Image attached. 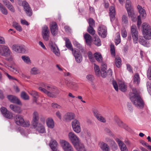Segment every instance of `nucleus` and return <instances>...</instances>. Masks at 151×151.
<instances>
[{
  "label": "nucleus",
  "instance_id": "44",
  "mask_svg": "<svg viewBox=\"0 0 151 151\" xmlns=\"http://www.w3.org/2000/svg\"><path fill=\"white\" fill-rule=\"evenodd\" d=\"M29 93L35 98L37 99L39 97L38 93L35 91H30Z\"/></svg>",
  "mask_w": 151,
  "mask_h": 151
},
{
  "label": "nucleus",
  "instance_id": "29",
  "mask_svg": "<svg viewBox=\"0 0 151 151\" xmlns=\"http://www.w3.org/2000/svg\"><path fill=\"white\" fill-rule=\"evenodd\" d=\"M84 37L86 44L89 45H90L92 40L91 37L88 33H86Z\"/></svg>",
  "mask_w": 151,
  "mask_h": 151
},
{
  "label": "nucleus",
  "instance_id": "28",
  "mask_svg": "<svg viewBox=\"0 0 151 151\" xmlns=\"http://www.w3.org/2000/svg\"><path fill=\"white\" fill-rule=\"evenodd\" d=\"M50 48L51 50L57 56H59L60 55L59 50L56 45L54 44L52 45L51 46Z\"/></svg>",
  "mask_w": 151,
  "mask_h": 151
},
{
  "label": "nucleus",
  "instance_id": "7",
  "mask_svg": "<svg viewBox=\"0 0 151 151\" xmlns=\"http://www.w3.org/2000/svg\"><path fill=\"white\" fill-rule=\"evenodd\" d=\"M72 126L73 131L76 133L81 132V125L79 122L76 119H75L71 122Z\"/></svg>",
  "mask_w": 151,
  "mask_h": 151
},
{
  "label": "nucleus",
  "instance_id": "46",
  "mask_svg": "<svg viewBox=\"0 0 151 151\" xmlns=\"http://www.w3.org/2000/svg\"><path fill=\"white\" fill-rule=\"evenodd\" d=\"M86 78L89 81L93 82L95 79L94 76L92 75L88 74L86 76Z\"/></svg>",
  "mask_w": 151,
  "mask_h": 151
},
{
  "label": "nucleus",
  "instance_id": "48",
  "mask_svg": "<svg viewBox=\"0 0 151 151\" xmlns=\"http://www.w3.org/2000/svg\"><path fill=\"white\" fill-rule=\"evenodd\" d=\"M21 97L25 100H27L29 99V96L28 95L24 92H22L21 93Z\"/></svg>",
  "mask_w": 151,
  "mask_h": 151
},
{
  "label": "nucleus",
  "instance_id": "63",
  "mask_svg": "<svg viewBox=\"0 0 151 151\" xmlns=\"http://www.w3.org/2000/svg\"><path fill=\"white\" fill-rule=\"evenodd\" d=\"M114 88L116 91L118 90V87L116 82L115 81H113L112 82Z\"/></svg>",
  "mask_w": 151,
  "mask_h": 151
},
{
  "label": "nucleus",
  "instance_id": "11",
  "mask_svg": "<svg viewBox=\"0 0 151 151\" xmlns=\"http://www.w3.org/2000/svg\"><path fill=\"white\" fill-rule=\"evenodd\" d=\"M22 5L27 15L29 16H31L32 15V12L28 3L26 1H24L22 2Z\"/></svg>",
  "mask_w": 151,
  "mask_h": 151
},
{
  "label": "nucleus",
  "instance_id": "33",
  "mask_svg": "<svg viewBox=\"0 0 151 151\" xmlns=\"http://www.w3.org/2000/svg\"><path fill=\"white\" fill-rule=\"evenodd\" d=\"M100 147L103 151H110L109 146L104 142H102L100 143Z\"/></svg>",
  "mask_w": 151,
  "mask_h": 151
},
{
  "label": "nucleus",
  "instance_id": "14",
  "mask_svg": "<svg viewBox=\"0 0 151 151\" xmlns=\"http://www.w3.org/2000/svg\"><path fill=\"white\" fill-rule=\"evenodd\" d=\"M50 29L52 34L55 35L58 32V25L55 22H52L50 24Z\"/></svg>",
  "mask_w": 151,
  "mask_h": 151
},
{
  "label": "nucleus",
  "instance_id": "12",
  "mask_svg": "<svg viewBox=\"0 0 151 151\" xmlns=\"http://www.w3.org/2000/svg\"><path fill=\"white\" fill-rule=\"evenodd\" d=\"M50 32L48 27L45 25L42 27V35L43 39L45 41L49 40Z\"/></svg>",
  "mask_w": 151,
  "mask_h": 151
},
{
  "label": "nucleus",
  "instance_id": "59",
  "mask_svg": "<svg viewBox=\"0 0 151 151\" xmlns=\"http://www.w3.org/2000/svg\"><path fill=\"white\" fill-rule=\"evenodd\" d=\"M121 34L122 36L123 37L125 38L126 37L127 35V33L125 29H123L122 30Z\"/></svg>",
  "mask_w": 151,
  "mask_h": 151
},
{
  "label": "nucleus",
  "instance_id": "45",
  "mask_svg": "<svg viewBox=\"0 0 151 151\" xmlns=\"http://www.w3.org/2000/svg\"><path fill=\"white\" fill-rule=\"evenodd\" d=\"M93 27L89 26L87 29L88 32L92 35L95 34V31L93 28Z\"/></svg>",
  "mask_w": 151,
  "mask_h": 151
},
{
  "label": "nucleus",
  "instance_id": "4",
  "mask_svg": "<svg viewBox=\"0 0 151 151\" xmlns=\"http://www.w3.org/2000/svg\"><path fill=\"white\" fill-rule=\"evenodd\" d=\"M14 121L17 125L24 127H28L30 125L29 121H24L23 117L20 115H16L14 117Z\"/></svg>",
  "mask_w": 151,
  "mask_h": 151
},
{
  "label": "nucleus",
  "instance_id": "56",
  "mask_svg": "<svg viewBox=\"0 0 151 151\" xmlns=\"http://www.w3.org/2000/svg\"><path fill=\"white\" fill-rule=\"evenodd\" d=\"M97 119L99 121L101 122L105 123L106 122V119L101 115L97 117Z\"/></svg>",
  "mask_w": 151,
  "mask_h": 151
},
{
  "label": "nucleus",
  "instance_id": "17",
  "mask_svg": "<svg viewBox=\"0 0 151 151\" xmlns=\"http://www.w3.org/2000/svg\"><path fill=\"white\" fill-rule=\"evenodd\" d=\"M1 55L6 56L10 55V51L8 47L6 45H2L1 47Z\"/></svg>",
  "mask_w": 151,
  "mask_h": 151
},
{
  "label": "nucleus",
  "instance_id": "38",
  "mask_svg": "<svg viewBox=\"0 0 151 151\" xmlns=\"http://www.w3.org/2000/svg\"><path fill=\"white\" fill-rule=\"evenodd\" d=\"M134 83L137 84H138L140 82L139 75L137 73L134 74L133 80Z\"/></svg>",
  "mask_w": 151,
  "mask_h": 151
},
{
  "label": "nucleus",
  "instance_id": "26",
  "mask_svg": "<svg viewBox=\"0 0 151 151\" xmlns=\"http://www.w3.org/2000/svg\"><path fill=\"white\" fill-rule=\"evenodd\" d=\"M9 107L15 113L20 114L22 111V110L20 107L16 105L12 104L10 105Z\"/></svg>",
  "mask_w": 151,
  "mask_h": 151
},
{
  "label": "nucleus",
  "instance_id": "58",
  "mask_svg": "<svg viewBox=\"0 0 151 151\" xmlns=\"http://www.w3.org/2000/svg\"><path fill=\"white\" fill-rule=\"evenodd\" d=\"M142 17H140V16H138L137 17V25L138 28H139L140 25L142 23V20L141 19V18Z\"/></svg>",
  "mask_w": 151,
  "mask_h": 151
},
{
  "label": "nucleus",
  "instance_id": "35",
  "mask_svg": "<svg viewBox=\"0 0 151 151\" xmlns=\"http://www.w3.org/2000/svg\"><path fill=\"white\" fill-rule=\"evenodd\" d=\"M94 56L97 61L99 63H102L103 58L100 53H96L94 54Z\"/></svg>",
  "mask_w": 151,
  "mask_h": 151
},
{
  "label": "nucleus",
  "instance_id": "64",
  "mask_svg": "<svg viewBox=\"0 0 151 151\" xmlns=\"http://www.w3.org/2000/svg\"><path fill=\"white\" fill-rule=\"evenodd\" d=\"M5 75L8 78L9 80H15L16 81H17V79L16 78L11 76L9 75L8 73H5Z\"/></svg>",
  "mask_w": 151,
  "mask_h": 151
},
{
  "label": "nucleus",
  "instance_id": "2",
  "mask_svg": "<svg viewBox=\"0 0 151 151\" xmlns=\"http://www.w3.org/2000/svg\"><path fill=\"white\" fill-rule=\"evenodd\" d=\"M139 94L140 92L139 91H137L136 88H133L132 92L129 93V96L132 102L136 107L142 108L144 107V105Z\"/></svg>",
  "mask_w": 151,
  "mask_h": 151
},
{
  "label": "nucleus",
  "instance_id": "9",
  "mask_svg": "<svg viewBox=\"0 0 151 151\" xmlns=\"http://www.w3.org/2000/svg\"><path fill=\"white\" fill-rule=\"evenodd\" d=\"M107 28L106 26L102 25L99 26L98 29V32L99 35L102 38L106 37L107 35Z\"/></svg>",
  "mask_w": 151,
  "mask_h": 151
},
{
  "label": "nucleus",
  "instance_id": "51",
  "mask_svg": "<svg viewBox=\"0 0 151 151\" xmlns=\"http://www.w3.org/2000/svg\"><path fill=\"white\" fill-rule=\"evenodd\" d=\"M88 23L89 26L93 27L95 26V22L93 19L91 18H89L88 20Z\"/></svg>",
  "mask_w": 151,
  "mask_h": 151
},
{
  "label": "nucleus",
  "instance_id": "6",
  "mask_svg": "<svg viewBox=\"0 0 151 151\" xmlns=\"http://www.w3.org/2000/svg\"><path fill=\"white\" fill-rule=\"evenodd\" d=\"M60 143L64 151H74L73 147L68 141L61 140Z\"/></svg>",
  "mask_w": 151,
  "mask_h": 151
},
{
  "label": "nucleus",
  "instance_id": "30",
  "mask_svg": "<svg viewBox=\"0 0 151 151\" xmlns=\"http://www.w3.org/2000/svg\"><path fill=\"white\" fill-rule=\"evenodd\" d=\"M119 90L122 92H125L127 90V86L123 82H119Z\"/></svg>",
  "mask_w": 151,
  "mask_h": 151
},
{
  "label": "nucleus",
  "instance_id": "43",
  "mask_svg": "<svg viewBox=\"0 0 151 151\" xmlns=\"http://www.w3.org/2000/svg\"><path fill=\"white\" fill-rule=\"evenodd\" d=\"M122 23L123 24H126L128 23V19L127 15H124L122 17Z\"/></svg>",
  "mask_w": 151,
  "mask_h": 151
},
{
  "label": "nucleus",
  "instance_id": "61",
  "mask_svg": "<svg viewBox=\"0 0 151 151\" xmlns=\"http://www.w3.org/2000/svg\"><path fill=\"white\" fill-rule=\"evenodd\" d=\"M0 110L1 113L4 116L5 114H6V113L8 111L7 109L4 107H1Z\"/></svg>",
  "mask_w": 151,
  "mask_h": 151
},
{
  "label": "nucleus",
  "instance_id": "37",
  "mask_svg": "<svg viewBox=\"0 0 151 151\" xmlns=\"http://www.w3.org/2000/svg\"><path fill=\"white\" fill-rule=\"evenodd\" d=\"M122 61L120 58L118 56H116L115 59V64L118 68H119L122 65Z\"/></svg>",
  "mask_w": 151,
  "mask_h": 151
},
{
  "label": "nucleus",
  "instance_id": "24",
  "mask_svg": "<svg viewBox=\"0 0 151 151\" xmlns=\"http://www.w3.org/2000/svg\"><path fill=\"white\" fill-rule=\"evenodd\" d=\"M75 118V114L73 113L68 112L64 116V119L66 121L69 122Z\"/></svg>",
  "mask_w": 151,
  "mask_h": 151
},
{
  "label": "nucleus",
  "instance_id": "16",
  "mask_svg": "<svg viewBox=\"0 0 151 151\" xmlns=\"http://www.w3.org/2000/svg\"><path fill=\"white\" fill-rule=\"evenodd\" d=\"M115 140L118 144L121 151H128L126 145L121 140L118 138L116 139Z\"/></svg>",
  "mask_w": 151,
  "mask_h": 151
},
{
  "label": "nucleus",
  "instance_id": "27",
  "mask_svg": "<svg viewBox=\"0 0 151 151\" xmlns=\"http://www.w3.org/2000/svg\"><path fill=\"white\" fill-rule=\"evenodd\" d=\"M34 127L40 133H43L46 132L45 127L40 123L38 124L36 127Z\"/></svg>",
  "mask_w": 151,
  "mask_h": 151
},
{
  "label": "nucleus",
  "instance_id": "22",
  "mask_svg": "<svg viewBox=\"0 0 151 151\" xmlns=\"http://www.w3.org/2000/svg\"><path fill=\"white\" fill-rule=\"evenodd\" d=\"M137 8L139 15V16L142 17V18L144 19L146 16L147 14L145 9L142 6L138 5Z\"/></svg>",
  "mask_w": 151,
  "mask_h": 151
},
{
  "label": "nucleus",
  "instance_id": "5",
  "mask_svg": "<svg viewBox=\"0 0 151 151\" xmlns=\"http://www.w3.org/2000/svg\"><path fill=\"white\" fill-rule=\"evenodd\" d=\"M131 33L134 42L135 43L137 42L138 33L135 25H133L131 27Z\"/></svg>",
  "mask_w": 151,
  "mask_h": 151
},
{
  "label": "nucleus",
  "instance_id": "1",
  "mask_svg": "<svg viewBox=\"0 0 151 151\" xmlns=\"http://www.w3.org/2000/svg\"><path fill=\"white\" fill-rule=\"evenodd\" d=\"M39 89L50 97H55L60 93L59 90L56 87L46 83H42Z\"/></svg>",
  "mask_w": 151,
  "mask_h": 151
},
{
  "label": "nucleus",
  "instance_id": "32",
  "mask_svg": "<svg viewBox=\"0 0 151 151\" xmlns=\"http://www.w3.org/2000/svg\"><path fill=\"white\" fill-rule=\"evenodd\" d=\"M46 124L48 127L53 128L54 127V123L53 119L51 118L47 119Z\"/></svg>",
  "mask_w": 151,
  "mask_h": 151
},
{
  "label": "nucleus",
  "instance_id": "19",
  "mask_svg": "<svg viewBox=\"0 0 151 151\" xmlns=\"http://www.w3.org/2000/svg\"><path fill=\"white\" fill-rule=\"evenodd\" d=\"M63 40L65 41V46L68 50H71L72 52L76 50L75 49H74L73 47L71 42L68 38L65 37L63 38Z\"/></svg>",
  "mask_w": 151,
  "mask_h": 151
},
{
  "label": "nucleus",
  "instance_id": "31",
  "mask_svg": "<svg viewBox=\"0 0 151 151\" xmlns=\"http://www.w3.org/2000/svg\"><path fill=\"white\" fill-rule=\"evenodd\" d=\"M139 42L141 44L144 45L145 46L149 47L150 46V44L147 43L146 40H145L142 37H139Z\"/></svg>",
  "mask_w": 151,
  "mask_h": 151
},
{
  "label": "nucleus",
  "instance_id": "62",
  "mask_svg": "<svg viewBox=\"0 0 151 151\" xmlns=\"http://www.w3.org/2000/svg\"><path fill=\"white\" fill-rule=\"evenodd\" d=\"M116 122L117 124L119 126L121 127H123V124L122 122L119 119H117L116 121Z\"/></svg>",
  "mask_w": 151,
  "mask_h": 151
},
{
  "label": "nucleus",
  "instance_id": "39",
  "mask_svg": "<svg viewBox=\"0 0 151 151\" xmlns=\"http://www.w3.org/2000/svg\"><path fill=\"white\" fill-rule=\"evenodd\" d=\"M30 73L32 75H36L40 73L39 69L36 67H33L31 69Z\"/></svg>",
  "mask_w": 151,
  "mask_h": 151
},
{
  "label": "nucleus",
  "instance_id": "23",
  "mask_svg": "<svg viewBox=\"0 0 151 151\" xmlns=\"http://www.w3.org/2000/svg\"><path fill=\"white\" fill-rule=\"evenodd\" d=\"M109 16L111 22L113 21L115 19V11L114 7L111 6L109 8Z\"/></svg>",
  "mask_w": 151,
  "mask_h": 151
},
{
  "label": "nucleus",
  "instance_id": "34",
  "mask_svg": "<svg viewBox=\"0 0 151 151\" xmlns=\"http://www.w3.org/2000/svg\"><path fill=\"white\" fill-rule=\"evenodd\" d=\"M0 11L2 14L5 15L8 14V11L6 7L0 2Z\"/></svg>",
  "mask_w": 151,
  "mask_h": 151
},
{
  "label": "nucleus",
  "instance_id": "60",
  "mask_svg": "<svg viewBox=\"0 0 151 151\" xmlns=\"http://www.w3.org/2000/svg\"><path fill=\"white\" fill-rule=\"evenodd\" d=\"M52 106L54 109H60L61 108V106L57 103H52Z\"/></svg>",
  "mask_w": 151,
  "mask_h": 151
},
{
  "label": "nucleus",
  "instance_id": "10",
  "mask_svg": "<svg viewBox=\"0 0 151 151\" xmlns=\"http://www.w3.org/2000/svg\"><path fill=\"white\" fill-rule=\"evenodd\" d=\"M68 137L74 146L80 142L79 138L73 132H70L68 134Z\"/></svg>",
  "mask_w": 151,
  "mask_h": 151
},
{
  "label": "nucleus",
  "instance_id": "13",
  "mask_svg": "<svg viewBox=\"0 0 151 151\" xmlns=\"http://www.w3.org/2000/svg\"><path fill=\"white\" fill-rule=\"evenodd\" d=\"M72 54L75 57L76 61L78 63H80L82 60V56L79 51L76 50L72 52Z\"/></svg>",
  "mask_w": 151,
  "mask_h": 151
},
{
  "label": "nucleus",
  "instance_id": "18",
  "mask_svg": "<svg viewBox=\"0 0 151 151\" xmlns=\"http://www.w3.org/2000/svg\"><path fill=\"white\" fill-rule=\"evenodd\" d=\"M7 98L12 103L17 104L20 105L21 104V102L17 98L14 96L12 95H8Z\"/></svg>",
  "mask_w": 151,
  "mask_h": 151
},
{
  "label": "nucleus",
  "instance_id": "55",
  "mask_svg": "<svg viewBox=\"0 0 151 151\" xmlns=\"http://www.w3.org/2000/svg\"><path fill=\"white\" fill-rule=\"evenodd\" d=\"M88 58L90 61L91 62H93L94 61V59L92 53L91 52H89L88 53Z\"/></svg>",
  "mask_w": 151,
  "mask_h": 151
},
{
  "label": "nucleus",
  "instance_id": "25",
  "mask_svg": "<svg viewBox=\"0 0 151 151\" xmlns=\"http://www.w3.org/2000/svg\"><path fill=\"white\" fill-rule=\"evenodd\" d=\"M58 145V143L55 140L53 139L51 140L50 143V146L52 151L58 150L57 148Z\"/></svg>",
  "mask_w": 151,
  "mask_h": 151
},
{
  "label": "nucleus",
  "instance_id": "52",
  "mask_svg": "<svg viewBox=\"0 0 151 151\" xmlns=\"http://www.w3.org/2000/svg\"><path fill=\"white\" fill-rule=\"evenodd\" d=\"M125 7L127 9H132L131 2L130 1H126V2Z\"/></svg>",
  "mask_w": 151,
  "mask_h": 151
},
{
  "label": "nucleus",
  "instance_id": "40",
  "mask_svg": "<svg viewBox=\"0 0 151 151\" xmlns=\"http://www.w3.org/2000/svg\"><path fill=\"white\" fill-rule=\"evenodd\" d=\"M94 69L96 75L98 76H100L101 71H100L99 67L98 66L94 64Z\"/></svg>",
  "mask_w": 151,
  "mask_h": 151
},
{
  "label": "nucleus",
  "instance_id": "41",
  "mask_svg": "<svg viewBox=\"0 0 151 151\" xmlns=\"http://www.w3.org/2000/svg\"><path fill=\"white\" fill-rule=\"evenodd\" d=\"M94 44L97 46H100L101 45V42L99 37L97 36L94 37Z\"/></svg>",
  "mask_w": 151,
  "mask_h": 151
},
{
  "label": "nucleus",
  "instance_id": "49",
  "mask_svg": "<svg viewBox=\"0 0 151 151\" xmlns=\"http://www.w3.org/2000/svg\"><path fill=\"white\" fill-rule=\"evenodd\" d=\"M116 38L115 39V42L116 45H117L120 43L121 41L120 35L119 33L116 34Z\"/></svg>",
  "mask_w": 151,
  "mask_h": 151
},
{
  "label": "nucleus",
  "instance_id": "21",
  "mask_svg": "<svg viewBox=\"0 0 151 151\" xmlns=\"http://www.w3.org/2000/svg\"><path fill=\"white\" fill-rule=\"evenodd\" d=\"M74 146L78 151H87V150L85 146L80 141Z\"/></svg>",
  "mask_w": 151,
  "mask_h": 151
},
{
  "label": "nucleus",
  "instance_id": "54",
  "mask_svg": "<svg viewBox=\"0 0 151 151\" xmlns=\"http://www.w3.org/2000/svg\"><path fill=\"white\" fill-rule=\"evenodd\" d=\"M147 76L148 78L151 80V66H150L147 70Z\"/></svg>",
  "mask_w": 151,
  "mask_h": 151
},
{
  "label": "nucleus",
  "instance_id": "8",
  "mask_svg": "<svg viewBox=\"0 0 151 151\" xmlns=\"http://www.w3.org/2000/svg\"><path fill=\"white\" fill-rule=\"evenodd\" d=\"M12 50L15 52L19 53H24L25 49L24 45L18 44H14L12 47Z\"/></svg>",
  "mask_w": 151,
  "mask_h": 151
},
{
  "label": "nucleus",
  "instance_id": "57",
  "mask_svg": "<svg viewBox=\"0 0 151 151\" xmlns=\"http://www.w3.org/2000/svg\"><path fill=\"white\" fill-rule=\"evenodd\" d=\"M93 112L94 116L96 117V118L98 117L99 116L101 115L100 112L97 109H94L93 111Z\"/></svg>",
  "mask_w": 151,
  "mask_h": 151
},
{
  "label": "nucleus",
  "instance_id": "42",
  "mask_svg": "<svg viewBox=\"0 0 151 151\" xmlns=\"http://www.w3.org/2000/svg\"><path fill=\"white\" fill-rule=\"evenodd\" d=\"M22 58L25 63L28 64H30L31 61L28 57L26 56H22Z\"/></svg>",
  "mask_w": 151,
  "mask_h": 151
},
{
  "label": "nucleus",
  "instance_id": "50",
  "mask_svg": "<svg viewBox=\"0 0 151 151\" xmlns=\"http://www.w3.org/2000/svg\"><path fill=\"white\" fill-rule=\"evenodd\" d=\"M129 16V17L132 18L134 17V14L133 10L132 9H129L127 10Z\"/></svg>",
  "mask_w": 151,
  "mask_h": 151
},
{
  "label": "nucleus",
  "instance_id": "15",
  "mask_svg": "<svg viewBox=\"0 0 151 151\" xmlns=\"http://www.w3.org/2000/svg\"><path fill=\"white\" fill-rule=\"evenodd\" d=\"M39 119V114L36 111L34 112L33 114V117L32 124L34 127H36L38 124Z\"/></svg>",
  "mask_w": 151,
  "mask_h": 151
},
{
  "label": "nucleus",
  "instance_id": "36",
  "mask_svg": "<svg viewBox=\"0 0 151 151\" xmlns=\"http://www.w3.org/2000/svg\"><path fill=\"white\" fill-rule=\"evenodd\" d=\"M5 2L6 3H4V4L8 9L12 12H15V10L13 5L8 1H6Z\"/></svg>",
  "mask_w": 151,
  "mask_h": 151
},
{
  "label": "nucleus",
  "instance_id": "53",
  "mask_svg": "<svg viewBox=\"0 0 151 151\" xmlns=\"http://www.w3.org/2000/svg\"><path fill=\"white\" fill-rule=\"evenodd\" d=\"M110 52L112 56H114L115 54L114 45H110Z\"/></svg>",
  "mask_w": 151,
  "mask_h": 151
},
{
  "label": "nucleus",
  "instance_id": "3",
  "mask_svg": "<svg viewBox=\"0 0 151 151\" xmlns=\"http://www.w3.org/2000/svg\"><path fill=\"white\" fill-rule=\"evenodd\" d=\"M143 37L146 40L151 39V27L148 24L144 23L142 25Z\"/></svg>",
  "mask_w": 151,
  "mask_h": 151
},
{
  "label": "nucleus",
  "instance_id": "47",
  "mask_svg": "<svg viewBox=\"0 0 151 151\" xmlns=\"http://www.w3.org/2000/svg\"><path fill=\"white\" fill-rule=\"evenodd\" d=\"M6 118H7L9 119H12L13 117L12 113L8 111L6 114L4 115Z\"/></svg>",
  "mask_w": 151,
  "mask_h": 151
},
{
  "label": "nucleus",
  "instance_id": "20",
  "mask_svg": "<svg viewBox=\"0 0 151 151\" xmlns=\"http://www.w3.org/2000/svg\"><path fill=\"white\" fill-rule=\"evenodd\" d=\"M107 65L104 63H101V71L100 72V76L103 78H105L107 74L106 71Z\"/></svg>",
  "mask_w": 151,
  "mask_h": 151
}]
</instances>
